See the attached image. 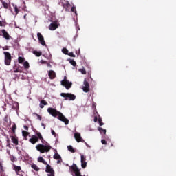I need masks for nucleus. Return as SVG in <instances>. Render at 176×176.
Wrapping results in <instances>:
<instances>
[{"mask_svg":"<svg viewBox=\"0 0 176 176\" xmlns=\"http://www.w3.org/2000/svg\"><path fill=\"white\" fill-rule=\"evenodd\" d=\"M47 112H48V113H50V115H51L54 118H57V116H58L57 119L60 120V122H63V123H65V124H66V125L69 124V120L68 119H67V118H65V116H64L61 112L57 111V109H56L54 108L49 107L47 109Z\"/></svg>","mask_w":176,"mask_h":176,"instance_id":"1","label":"nucleus"},{"mask_svg":"<svg viewBox=\"0 0 176 176\" xmlns=\"http://www.w3.org/2000/svg\"><path fill=\"white\" fill-rule=\"evenodd\" d=\"M36 151L40 152V153H47V152H50V149H52V146H50V144L45 145L38 144L36 146Z\"/></svg>","mask_w":176,"mask_h":176,"instance_id":"2","label":"nucleus"},{"mask_svg":"<svg viewBox=\"0 0 176 176\" xmlns=\"http://www.w3.org/2000/svg\"><path fill=\"white\" fill-rule=\"evenodd\" d=\"M61 97H63L66 101H74L76 99V96L71 93H61Z\"/></svg>","mask_w":176,"mask_h":176,"instance_id":"3","label":"nucleus"},{"mask_svg":"<svg viewBox=\"0 0 176 176\" xmlns=\"http://www.w3.org/2000/svg\"><path fill=\"white\" fill-rule=\"evenodd\" d=\"M4 64L7 66L10 65L12 64V54L8 52H4Z\"/></svg>","mask_w":176,"mask_h":176,"instance_id":"4","label":"nucleus"},{"mask_svg":"<svg viewBox=\"0 0 176 176\" xmlns=\"http://www.w3.org/2000/svg\"><path fill=\"white\" fill-rule=\"evenodd\" d=\"M61 85L64 86L67 90H69L70 87H72V83L67 80V76L64 77V79L61 81Z\"/></svg>","mask_w":176,"mask_h":176,"instance_id":"5","label":"nucleus"},{"mask_svg":"<svg viewBox=\"0 0 176 176\" xmlns=\"http://www.w3.org/2000/svg\"><path fill=\"white\" fill-rule=\"evenodd\" d=\"M82 89L84 93H89V91H90V85L89 84V82H87V80H84Z\"/></svg>","mask_w":176,"mask_h":176,"instance_id":"6","label":"nucleus"},{"mask_svg":"<svg viewBox=\"0 0 176 176\" xmlns=\"http://www.w3.org/2000/svg\"><path fill=\"white\" fill-rule=\"evenodd\" d=\"M37 38L40 42V43L42 45V46H46V42H45V38L41 33H37Z\"/></svg>","mask_w":176,"mask_h":176,"instance_id":"7","label":"nucleus"},{"mask_svg":"<svg viewBox=\"0 0 176 176\" xmlns=\"http://www.w3.org/2000/svg\"><path fill=\"white\" fill-rule=\"evenodd\" d=\"M74 138H75L76 141H77L78 142H85V140H83V138H82L80 133H79L78 132H76L74 133Z\"/></svg>","mask_w":176,"mask_h":176,"instance_id":"8","label":"nucleus"},{"mask_svg":"<svg viewBox=\"0 0 176 176\" xmlns=\"http://www.w3.org/2000/svg\"><path fill=\"white\" fill-rule=\"evenodd\" d=\"M72 168L76 176H82V174L80 173V170H79V168H78V166H76V164H74Z\"/></svg>","mask_w":176,"mask_h":176,"instance_id":"9","label":"nucleus"},{"mask_svg":"<svg viewBox=\"0 0 176 176\" xmlns=\"http://www.w3.org/2000/svg\"><path fill=\"white\" fill-rule=\"evenodd\" d=\"M49 28H50V31H54V30H57V28H58V24H57V21H54V22L52 23L50 25Z\"/></svg>","mask_w":176,"mask_h":176,"instance_id":"10","label":"nucleus"},{"mask_svg":"<svg viewBox=\"0 0 176 176\" xmlns=\"http://www.w3.org/2000/svg\"><path fill=\"white\" fill-rule=\"evenodd\" d=\"M81 167L82 168H86L87 167V162H86V157L85 155H81Z\"/></svg>","mask_w":176,"mask_h":176,"instance_id":"11","label":"nucleus"},{"mask_svg":"<svg viewBox=\"0 0 176 176\" xmlns=\"http://www.w3.org/2000/svg\"><path fill=\"white\" fill-rule=\"evenodd\" d=\"M39 141V138H37L36 135H32V138L29 140V142L32 144L33 145H35L36 142Z\"/></svg>","mask_w":176,"mask_h":176,"instance_id":"12","label":"nucleus"},{"mask_svg":"<svg viewBox=\"0 0 176 176\" xmlns=\"http://www.w3.org/2000/svg\"><path fill=\"white\" fill-rule=\"evenodd\" d=\"M1 32L3 34V38H5V39H6L7 41H9V39H10V35H9V33H8V32L5 29L1 30Z\"/></svg>","mask_w":176,"mask_h":176,"instance_id":"13","label":"nucleus"},{"mask_svg":"<svg viewBox=\"0 0 176 176\" xmlns=\"http://www.w3.org/2000/svg\"><path fill=\"white\" fill-rule=\"evenodd\" d=\"M46 166V169H45V172L46 173H49V174H51L52 173H54V170H53V168H52V166L49 164H45Z\"/></svg>","mask_w":176,"mask_h":176,"instance_id":"14","label":"nucleus"},{"mask_svg":"<svg viewBox=\"0 0 176 176\" xmlns=\"http://www.w3.org/2000/svg\"><path fill=\"white\" fill-rule=\"evenodd\" d=\"M48 76L50 79H54L56 78V72L53 70H50L48 72Z\"/></svg>","mask_w":176,"mask_h":176,"instance_id":"15","label":"nucleus"},{"mask_svg":"<svg viewBox=\"0 0 176 176\" xmlns=\"http://www.w3.org/2000/svg\"><path fill=\"white\" fill-rule=\"evenodd\" d=\"M20 65L19 64H14L13 66V72H14L15 74L17 72H21V70L19 69Z\"/></svg>","mask_w":176,"mask_h":176,"instance_id":"16","label":"nucleus"},{"mask_svg":"<svg viewBox=\"0 0 176 176\" xmlns=\"http://www.w3.org/2000/svg\"><path fill=\"white\" fill-rule=\"evenodd\" d=\"M62 6L65 9V11L67 12L68 10V8L71 6V4L69 3V1H65V3H61Z\"/></svg>","mask_w":176,"mask_h":176,"instance_id":"17","label":"nucleus"},{"mask_svg":"<svg viewBox=\"0 0 176 176\" xmlns=\"http://www.w3.org/2000/svg\"><path fill=\"white\" fill-rule=\"evenodd\" d=\"M45 105H47V102H46V100H42L40 102V104H39L40 108H41V109L45 108Z\"/></svg>","mask_w":176,"mask_h":176,"instance_id":"18","label":"nucleus"},{"mask_svg":"<svg viewBox=\"0 0 176 176\" xmlns=\"http://www.w3.org/2000/svg\"><path fill=\"white\" fill-rule=\"evenodd\" d=\"M11 140L15 145H19V139L14 136H11Z\"/></svg>","mask_w":176,"mask_h":176,"instance_id":"19","label":"nucleus"},{"mask_svg":"<svg viewBox=\"0 0 176 176\" xmlns=\"http://www.w3.org/2000/svg\"><path fill=\"white\" fill-rule=\"evenodd\" d=\"M33 54H35V56L36 57H41V56H42V52L37 51V50H34L33 51Z\"/></svg>","mask_w":176,"mask_h":176,"instance_id":"20","label":"nucleus"},{"mask_svg":"<svg viewBox=\"0 0 176 176\" xmlns=\"http://www.w3.org/2000/svg\"><path fill=\"white\" fill-rule=\"evenodd\" d=\"M98 131H100V134H104V135H105V134H107V130L102 129V127H98Z\"/></svg>","mask_w":176,"mask_h":176,"instance_id":"21","label":"nucleus"},{"mask_svg":"<svg viewBox=\"0 0 176 176\" xmlns=\"http://www.w3.org/2000/svg\"><path fill=\"white\" fill-rule=\"evenodd\" d=\"M38 162L39 163H43V164H45V165L47 164V162H46V161H45V160L42 157H39L38 158Z\"/></svg>","mask_w":176,"mask_h":176,"instance_id":"22","label":"nucleus"},{"mask_svg":"<svg viewBox=\"0 0 176 176\" xmlns=\"http://www.w3.org/2000/svg\"><path fill=\"white\" fill-rule=\"evenodd\" d=\"M25 61V58L24 57L19 56L18 57V63L19 64H23Z\"/></svg>","mask_w":176,"mask_h":176,"instance_id":"23","label":"nucleus"},{"mask_svg":"<svg viewBox=\"0 0 176 176\" xmlns=\"http://www.w3.org/2000/svg\"><path fill=\"white\" fill-rule=\"evenodd\" d=\"M22 135L24 137L25 140H27V136L30 135V132H27L25 131H22Z\"/></svg>","mask_w":176,"mask_h":176,"instance_id":"24","label":"nucleus"},{"mask_svg":"<svg viewBox=\"0 0 176 176\" xmlns=\"http://www.w3.org/2000/svg\"><path fill=\"white\" fill-rule=\"evenodd\" d=\"M36 133L38 140H40L41 141H43V137L42 136V134H41V133L38 131H36Z\"/></svg>","mask_w":176,"mask_h":176,"instance_id":"25","label":"nucleus"},{"mask_svg":"<svg viewBox=\"0 0 176 176\" xmlns=\"http://www.w3.org/2000/svg\"><path fill=\"white\" fill-rule=\"evenodd\" d=\"M32 168H33V170H35V171H39V167H38V166L35 164H33L31 165Z\"/></svg>","mask_w":176,"mask_h":176,"instance_id":"26","label":"nucleus"},{"mask_svg":"<svg viewBox=\"0 0 176 176\" xmlns=\"http://www.w3.org/2000/svg\"><path fill=\"white\" fill-rule=\"evenodd\" d=\"M67 149L68 151H69V152H71L72 153H75L76 151L74 148V147H72V146H67Z\"/></svg>","mask_w":176,"mask_h":176,"instance_id":"27","label":"nucleus"},{"mask_svg":"<svg viewBox=\"0 0 176 176\" xmlns=\"http://www.w3.org/2000/svg\"><path fill=\"white\" fill-rule=\"evenodd\" d=\"M54 160H58L59 159H61V155H60L58 153H55L54 155Z\"/></svg>","mask_w":176,"mask_h":176,"instance_id":"28","label":"nucleus"},{"mask_svg":"<svg viewBox=\"0 0 176 176\" xmlns=\"http://www.w3.org/2000/svg\"><path fill=\"white\" fill-rule=\"evenodd\" d=\"M14 170L16 171V173H19V171H21V167L19 166H14Z\"/></svg>","mask_w":176,"mask_h":176,"instance_id":"29","label":"nucleus"},{"mask_svg":"<svg viewBox=\"0 0 176 176\" xmlns=\"http://www.w3.org/2000/svg\"><path fill=\"white\" fill-rule=\"evenodd\" d=\"M23 67L25 69H28V68H30V63H28V61H25L23 63Z\"/></svg>","mask_w":176,"mask_h":176,"instance_id":"30","label":"nucleus"},{"mask_svg":"<svg viewBox=\"0 0 176 176\" xmlns=\"http://www.w3.org/2000/svg\"><path fill=\"white\" fill-rule=\"evenodd\" d=\"M4 9H9V4L5 1H1Z\"/></svg>","mask_w":176,"mask_h":176,"instance_id":"31","label":"nucleus"},{"mask_svg":"<svg viewBox=\"0 0 176 176\" xmlns=\"http://www.w3.org/2000/svg\"><path fill=\"white\" fill-rule=\"evenodd\" d=\"M78 71L81 72L82 75H86L87 74L86 69H85V67H82V69H79Z\"/></svg>","mask_w":176,"mask_h":176,"instance_id":"32","label":"nucleus"},{"mask_svg":"<svg viewBox=\"0 0 176 176\" xmlns=\"http://www.w3.org/2000/svg\"><path fill=\"white\" fill-rule=\"evenodd\" d=\"M16 129H17V126H16V124H14L12 126V131L13 134H16Z\"/></svg>","mask_w":176,"mask_h":176,"instance_id":"33","label":"nucleus"},{"mask_svg":"<svg viewBox=\"0 0 176 176\" xmlns=\"http://www.w3.org/2000/svg\"><path fill=\"white\" fill-rule=\"evenodd\" d=\"M69 63L73 67H76V62L74 60L70 59Z\"/></svg>","mask_w":176,"mask_h":176,"instance_id":"34","label":"nucleus"},{"mask_svg":"<svg viewBox=\"0 0 176 176\" xmlns=\"http://www.w3.org/2000/svg\"><path fill=\"white\" fill-rule=\"evenodd\" d=\"M72 12H74L76 16H78V13L76 12V8L75 6L72 8Z\"/></svg>","mask_w":176,"mask_h":176,"instance_id":"35","label":"nucleus"},{"mask_svg":"<svg viewBox=\"0 0 176 176\" xmlns=\"http://www.w3.org/2000/svg\"><path fill=\"white\" fill-rule=\"evenodd\" d=\"M14 9L16 14H19V8H17V6H14Z\"/></svg>","mask_w":176,"mask_h":176,"instance_id":"36","label":"nucleus"},{"mask_svg":"<svg viewBox=\"0 0 176 176\" xmlns=\"http://www.w3.org/2000/svg\"><path fill=\"white\" fill-rule=\"evenodd\" d=\"M62 52L64 54H68V50L67 48H63Z\"/></svg>","mask_w":176,"mask_h":176,"instance_id":"37","label":"nucleus"},{"mask_svg":"<svg viewBox=\"0 0 176 176\" xmlns=\"http://www.w3.org/2000/svg\"><path fill=\"white\" fill-rule=\"evenodd\" d=\"M98 123L100 126H104V124L102 123V119H101V118H98Z\"/></svg>","mask_w":176,"mask_h":176,"instance_id":"38","label":"nucleus"},{"mask_svg":"<svg viewBox=\"0 0 176 176\" xmlns=\"http://www.w3.org/2000/svg\"><path fill=\"white\" fill-rule=\"evenodd\" d=\"M33 115H35L36 116H37V119L42 120V117L41 116H39L38 113H34Z\"/></svg>","mask_w":176,"mask_h":176,"instance_id":"39","label":"nucleus"},{"mask_svg":"<svg viewBox=\"0 0 176 176\" xmlns=\"http://www.w3.org/2000/svg\"><path fill=\"white\" fill-rule=\"evenodd\" d=\"M67 55L69 56L70 57H75V54H74V52L68 53Z\"/></svg>","mask_w":176,"mask_h":176,"instance_id":"40","label":"nucleus"},{"mask_svg":"<svg viewBox=\"0 0 176 176\" xmlns=\"http://www.w3.org/2000/svg\"><path fill=\"white\" fill-rule=\"evenodd\" d=\"M101 142H102V145H107V140H102Z\"/></svg>","mask_w":176,"mask_h":176,"instance_id":"41","label":"nucleus"},{"mask_svg":"<svg viewBox=\"0 0 176 176\" xmlns=\"http://www.w3.org/2000/svg\"><path fill=\"white\" fill-rule=\"evenodd\" d=\"M0 170L1 171H3V166L2 165V162H0Z\"/></svg>","mask_w":176,"mask_h":176,"instance_id":"42","label":"nucleus"},{"mask_svg":"<svg viewBox=\"0 0 176 176\" xmlns=\"http://www.w3.org/2000/svg\"><path fill=\"white\" fill-rule=\"evenodd\" d=\"M51 133H52V135H54V137H56V132L54 131V130L52 129Z\"/></svg>","mask_w":176,"mask_h":176,"instance_id":"43","label":"nucleus"},{"mask_svg":"<svg viewBox=\"0 0 176 176\" xmlns=\"http://www.w3.org/2000/svg\"><path fill=\"white\" fill-rule=\"evenodd\" d=\"M23 129H25V130H26V131H28V126L24 125Z\"/></svg>","mask_w":176,"mask_h":176,"instance_id":"44","label":"nucleus"},{"mask_svg":"<svg viewBox=\"0 0 176 176\" xmlns=\"http://www.w3.org/2000/svg\"><path fill=\"white\" fill-rule=\"evenodd\" d=\"M61 162H63V160L61 158L58 160L57 164H60V163H61Z\"/></svg>","mask_w":176,"mask_h":176,"instance_id":"45","label":"nucleus"},{"mask_svg":"<svg viewBox=\"0 0 176 176\" xmlns=\"http://www.w3.org/2000/svg\"><path fill=\"white\" fill-rule=\"evenodd\" d=\"M42 144H47V142L46 141H45V139H43V140H41Z\"/></svg>","mask_w":176,"mask_h":176,"instance_id":"46","label":"nucleus"},{"mask_svg":"<svg viewBox=\"0 0 176 176\" xmlns=\"http://www.w3.org/2000/svg\"><path fill=\"white\" fill-rule=\"evenodd\" d=\"M9 50V47H8V46L3 47V50Z\"/></svg>","mask_w":176,"mask_h":176,"instance_id":"47","label":"nucleus"},{"mask_svg":"<svg viewBox=\"0 0 176 176\" xmlns=\"http://www.w3.org/2000/svg\"><path fill=\"white\" fill-rule=\"evenodd\" d=\"M84 144L86 145L87 148H91L90 145H89L86 142H85Z\"/></svg>","mask_w":176,"mask_h":176,"instance_id":"48","label":"nucleus"},{"mask_svg":"<svg viewBox=\"0 0 176 176\" xmlns=\"http://www.w3.org/2000/svg\"><path fill=\"white\" fill-rule=\"evenodd\" d=\"M40 63H41V64H45L46 63V60H41L40 61Z\"/></svg>","mask_w":176,"mask_h":176,"instance_id":"49","label":"nucleus"},{"mask_svg":"<svg viewBox=\"0 0 176 176\" xmlns=\"http://www.w3.org/2000/svg\"><path fill=\"white\" fill-rule=\"evenodd\" d=\"M41 126L43 127L44 130L46 129V125H45V124L42 123Z\"/></svg>","mask_w":176,"mask_h":176,"instance_id":"50","label":"nucleus"},{"mask_svg":"<svg viewBox=\"0 0 176 176\" xmlns=\"http://www.w3.org/2000/svg\"><path fill=\"white\" fill-rule=\"evenodd\" d=\"M97 120H98V118H97V116H95L94 121L97 122Z\"/></svg>","mask_w":176,"mask_h":176,"instance_id":"51","label":"nucleus"},{"mask_svg":"<svg viewBox=\"0 0 176 176\" xmlns=\"http://www.w3.org/2000/svg\"><path fill=\"white\" fill-rule=\"evenodd\" d=\"M48 176H54V172L47 175Z\"/></svg>","mask_w":176,"mask_h":176,"instance_id":"52","label":"nucleus"},{"mask_svg":"<svg viewBox=\"0 0 176 176\" xmlns=\"http://www.w3.org/2000/svg\"><path fill=\"white\" fill-rule=\"evenodd\" d=\"M0 27H3V23L1 21H0Z\"/></svg>","mask_w":176,"mask_h":176,"instance_id":"53","label":"nucleus"},{"mask_svg":"<svg viewBox=\"0 0 176 176\" xmlns=\"http://www.w3.org/2000/svg\"><path fill=\"white\" fill-rule=\"evenodd\" d=\"M14 157H11V162H14Z\"/></svg>","mask_w":176,"mask_h":176,"instance_id":"54","label":"nucleus"},{"mask_svg":"<svg viewBox=\"0 0 176 176\" xmlns=\"http://www.w3.org/2000/svg\"><path fill=\"white\" fill-rule=\"evenodd\" d=\"M78 53L80 54V50H78Z\"/></svg>","mask_w":176,"mask_h":176,"instance_id":"55","label":"nucleus"},{"mask_svg":"<svg viewBox=\"0 0 176 176\" xmlns=\"http://www.w3.org/2000/svg\"><path fill=\"white\" fill-rule=\"evenodd\" d=\"M0 36H2V34H0Z\"/></svg>","mask_w":176,"mask_h":176,"instance_id":"56","label":"nucleus"},{"mask_svg":"<svg viewBox=\"0 0 176 176\" xmlns=\"http://www.w3.org/2000/svg\"><path fill=\"white\" fill-rule=\"evenodd\" d=\"M111 146H113V144H111Z\"/></svg>","mask_w":176,"mask_h":176,"instance_id":"57","label":"nucleus"}]
</instances>
